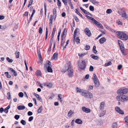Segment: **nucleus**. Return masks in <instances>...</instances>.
<instances>
[{
    "instance_id": "15",
    "label": "nucleus",
    "mask_w": 128,
    "mask_h": 128,
    "mask_svg": "<svg viewBox=\"0 0 128 128\" xmlns=\"http://www.w3.org/2000/svg\"><path fill=\"white\" fill-rule=\"evenodd\" d=\"M80 9L84 12L85 14H89L90 16L92 15V14H90L88 12H87L86 10L84 9L82 7H80Z\"/></svg>"
},
{
    "instance_id": "23",
    "label": "nucleus",
    "mask_w": 128,
    "mask_h": 128,
    "mask_svg": "<svg viewBox=\"0 0 128 128\" xmlns=\"http://www.w3.org/2000/svg\"><path fill=\"white\" fill-rule=\"evenodd\" d=\"M77 92H80L81 93V94L82 95V93H83V92H84V90H82L79 89L77 87L76 88Z\"/></svg>"
},
{
    "instance_id": "24",
    "label": "nucleus",
    "mask_w": 128,
    "mask_h": 128,
    "mask_svg": "<svg viewBox=\"0 0 128 128\" xmlns=\"http://www.w3.org/2000/svg\"><path fill=\"white\" fill-rule=\"evenodd\" d=\"M118 126V124L117 122H115L112 123V128H117Z\"/></svg>"
},
{
    "instance_id": "27",
    "label": "nucleus",
    "mask_w": 128,
    "mask_h": 128,
    "mask_svg": "<svg viewBox=\"0 0 128 128\" xmlns=\"http://www.w3.org/2000/svg\"><path fill=\"white\" fill-rule=\"evenodd\" d=\"M90 56L93 59L96 60H97L98 59V56H95L94 54H91L90 55Z\"/></svg>"
},
{
    "instance_id": "9",
    "label": "nucleus",
    "mask_w": 128,
    "mask_h": 128,
    "mask_svg": "<svg viewBox=\"0 0 128 128\" xmlns=\"http://www.w3.org/2000/svg\"><path fill=\"white\" fill-rule=\"evenodd\" d=\"M82 110L84 112L86 113H88L90 112V110L88 108H86L85 106H83L82 108Z\"/></svg>"
},
{
    "instance_id": "42",
    "label": "nucleus",
    "mask_w": 128,
    "mask_h": 128,
    "mask_svg": "<svg viewBox=\"0 0 128 128\" xmlns=\"http://www.w3.org/2000/svg\"><path fill=\"white\" fill-rule=\"evenodd\" d=\"M86 17L89 19H90L92 20V22L94 20V18H93L87 15L86 16Z\"/></svg>"
},
{
    "instance_id": "18",
    "label": "nucleus",
    "mask_w": 128,
    "mask_h": 128,
    "mask_svg": "<svg viewBox=\"0 0 128 128\" xmlns=\"http://www.w3.org/2000/svg\"><path fill=\"white\" fill-rule=\"evenodd\" d=\"M74 40L76 41L77 44H79L80 43V39L78 37H75L74 36Z\"/></svg>"
},
{
    "instance_id": "5",
    "label": "nucleus",
    "mask_w": 128,
    "mask_h": 128,
    "mask_svg": "<svg viewBox=\"0 0 128 128\" xmlns=\"http://www.w3.org/2000/svg\"><path fill=\"white\" fill-rule=\"evenodd\" d=\"M93 79L94 81V83L95 86L98 87L100 85V82L96 75L94 74L93 76Z\"/></svg>"
},
{
    "instance_id": "1",
    "label": "nucleus",
    "mask_w": 128,
    "mask_h": 128,
    "mask_svg": "<svg viewBox=\"0 0 128 128\" xmlns=\"http://www.w3.org/2000/svg\"><path fill=\"white\" fill-rule=\"evenodd\" d=\"M116 33L117 37L121 39L126 40L128 38V36L126 34L123 32L118 31Z\"/></svg>"
},
{
    "instance_id": "6",
    "label": "nucleus",
    "mask_w": 128,
    "mask_h": 128,
    "mask_svg": "<svg viewBox=\"0 0 128 128\" xmlns=\"http://www.w3.org/2000/svg\"><path fill=\"white\" fill-rule=\"evenodd\" d=\"M120 46V50L122 54H124V45L122 42L120 40H118Z\"/></svg>"
},
{
    "instance_id": "21",
    "label": "nucleus",
    "mask_w": 128,
    "mask_h": 128,
    "mask_svg": "<svg viewBox=\"0 0 128 128\" xmlns=\"http://www.w3.org/2000/svg\"><path fill=\"white\" fill-rule=\"evenodd\" d=\"M94 5L99 4V2L95 0H89Z\"/></svg>"
},
{
    "instance_id": "28",
    "label": "nucleus",
    "mask_w": 128,
    "mask_h": 128,
    "mask_svg": "<svg viewBox=\"0 0 128 128\" xmlns=\"http://www.w3.org/2000/svg\"><path fill=\"white\" fill-rule=\"evenodd\" d=\"M65 42V39L64 38H62L61 44L62 46H64Z\"/></svg>"
},
{
    "instance_id": "55",
    "label": "nucleus",
    "mask_w": 128,
    "mask_h": 128,
    "mask_svg": "<svg viewBox=\"0 0 128 128\" xmlns=\"http://www.w3.org/2000/svg\"><path fill=\"white\" fill-rule=\"evenodd\" d=\"M46 67L47 66H51V62H48V63L46 64Z\"/></svg>"
},
{
    "instance_id": "64",
    "label": "nucleus",
    "mask_w": 128,
    "mask_h": 128,
    "mask_svg": "<svg viewBox=\"0 0 128 128\" xmlns=\"http://www.w3.org/2000/svg\"><path fill=\"white\" fill-rule=\"evenodd\" d=\"M122 65H119L118 66V69L119 70H120L122 68Z\"/></svg>"
},
{
    "instance_id": "49",
    "label": "nucleus",
    "mask_w": 128,
    "mask_h": 128,
    "mask_svg": "<svg viewBox=\"0 0 128 128\" xmlns=\"http://www.w3.org/2000/svg\"><path fill=\"white\" fill-rule=\"evenodd\" d=\"M56 9L55 8H54L53 10V14L54 16H56Z\"/></svg>"
},
{
    "instance_id": "40",
    "label": "nucleus",
    "mask_w": 128,
    "mask_h": 128,
    "mask_svg": "<svg viewBox=\"0 0 128 128\" xmlns=\"http://www.w3.org/2000/svg\"><path fill=\"white\" fill-rule=\"evenodd\" d=\"M33 2V0H30V1L29 2V3L28 6V8L32 4Z\"/></svg>"
},
{
    "instance_id": "29",
    "label": "nucleus",
    "mask_w": 128,
    "mask_h": 128,
    "mask_svg": "<svg viewBox=\"0 0 128 128\" xmlns=\"http://www.w3.org/2000/svg\"><path fill=\"white\" fill-rule=\"evenodd\" d=\"M34 95L38 99V100H41V97H40L38 94L36 93H34Z\"/></svg>"
},
{
    "instance_id": "3",
    "label": "nucleus",
    "mask_w": 128,
    "mask_h": 128,
    "mask_svg": "<svg viewBox=\"0 0 128 128\" xmlns=\"http://www.w3.org/2000/svg\"><path fill=\"white\" fill-rule=\"evenodd\" d=\"M128 92V90L126 88H120L117 91V93L118 94L121 96L126 94Z\"/></svg>"
},
{
    "instance_id": "41",
    "label": "nucleus",
    "mask_w": 128,
    "mask_h": 128,
    "mask_svg": "<svg viewBox=\"0 0 128 128\" xmlns=\"http://www.w3.org/2000/svg\"><path fill=\"white\" fill-rule=\"evenodd\" d=\"M7 98L8 100H10L11 99V96L10 94V92H8V93L7 94Z\"/></svg>"
},
{
    "instance_id": "46",
    "label": "nucleus",
    "mask_w": 128,
    "mask_h": 128,
    "mask_svg": "<svg viewBox=\"0 0 128 128\" xmlns=\"http://www.w3.org/2000/svg\"><path fill=\"white\" fill-rule=\"evenodd\" d=\"M62 95L60 94H59L58 96L59 98V100L60 101V102H62V98L61 96Z\"/></svg>"
},
{
    "instance_id": "48",
    "label": "nucleus",
    "mask_w": 128,
    "mask_h": 128,
    "mask_svg": "<svg viewBox=\"0 0 128 128\" xmlns=\"http://www.w3.org/2000/svg\"><path fill=\"white\" fill-rule=\"evenodd\" d=\"M19 96L21 97H22L24 96V94L22 92H20L18 94Z\"/></svg>"
},
{
    "instance_id": "34",
    "label": "nucleus",
    "mask_w": 128,
    "mask_h": 128,
    "mask_svg": "<svg viewBox=\"0 0 128 128\" xmlns=\"http://www.w3.org/2000/svg\"><path fill=\"white\" fill-rule=\"evenodd\" d=\"M47 70L49 72H52V70L51 68V66H48L47 67Z\"/></svg>"
},
{
    "instance_id": "10",
    "label": "nucleus",
    "mask_w": 128,
    "mask_h": 128,
    "mask_svg": "<svg viewBox=\"0 0 128 128\" xmlns=\"http://www.w3.org/2000/svg\"><path fill=\"white\" fill-rule=\"evenodd\" d=\"M115 110L117 112L119 113L120 114H124V112L121 110L120 108L118 106H116L115 108Z\"/></svg>"
},
{
    "instance_id": "22",
    "label": "nucleus",
    "mask_w": 128,
    "mask_h": 128,
    "mask_svg": "<svg viewBox=\"0 0 128 128\" xmlns=\"http://www.w3.org/2000/svg\"><path fill=\"white\" fill-rule=\"evenodd\" d=\"M18 109L19 110H23L25 108L24 106L22 105H20L17 107Z\"/></svg>"
},
{
    "instance_id": "51",
    "label": "nucleus",
    "mask_w": 128,
    "mask_h": 128,
    "mask_svg": "<svg viewBox=\"0 0 128 128\" xmlns=\"http://www.w3.org/2000/svg\"><path fill=\"white\" fill-rule=\"evenodd\" d=\"M112 64V63L110 62L107 63H106L105 65V66H107Z\"/></svg>"
},
{
    "instance_id": "31",
    "label": "nucleus",
    "mask_w": 128,
    "mask_h": 128,
    "mask_svg": "<svg viewBox=\"0 0 128 128\" xmlns=\"http://www.w3.org/2000/svg\"><path fill=\"white\" fill-rule=\"evenodd\" d=\"M44 86L49 88H51L52 86V84L51 83H49L47 84H44Z\"/></svg>"
},
{
    "instance_id": "47",
    "label": "nucleus",
    "mask_w": 128,
    "mask_h": 128,
    "mask_svg": "<svg viewBox=\"0 0 128 128\" xmlns=\"http://www.w3.org/2000/svg\"><path fill=\"white\" fill-rule=\"evenodd\" d=\"M112 12V10L111 9H108L106 11V12L108 14H110Z\"/></svg>"
},
{
    "instance_id": "25",
    "label": "nucleus",
    "mask_w": 128,
    "mask_h": 128,
    "mask_svg": "<svg viewBox=\"0 0 128 128\" xmlns=\"http://www.w3.org/2000/svg\"><path fill=\"white\" fill-rule=\"evenodd\" d=\"M79 30L78 28L76 29L74 32V37H76L77 36L76 34L78 32Z\"/></svg>"
},
{
    "instance_id": "2",
    "label": "nucleus",
    "mask_w": 128,
    "mask_h": 128,
    "mask_svg": "<svg viewBox=\"0 0 128 128\" xmlns=\"http://www.w3.org/2000/svg\"><path fill=\"white\" fill-rule=\"evenodd\" d=\"M82 95L86 98H93V95L92 93L90 92L84 90L83 92Z\"/></svg>"
},
{
    "instance_id": "12",
    "label": "nucleus",
    "mask_w": 128,
    "mask_h": 128,
    "mask_svg": "<svg viewBox=\"0 0 128 128\" xmlns=\"http://www.w3.org/2000/svg\"><path fill=\"white\" fill-rule=\"evenodd\" d=\"M84 31L86 34L88 36H90L91 35L90 31L88 28H86L84 30Z\"/></svg>"
},
{
    "instance_id": "61",
    "label": "nucleus",
    "mask_w": 128,
    "mask_h": 128,
    "mask_svg": "<svg viewBox=\"0 0 128 128\" xmlns=\"http://www.w3.org/2000/svg\"><path fill=\"white\" fill-rule=\"evenodd\" d=\"M33 119V117L32 116H30L29 117L28 119V121L29 122H31L32 121Z\"/></svg>"
},
{
    "instance_id": "44",
    "label": "nucleus",
    "mask_w": 128,
    "mask_h": 128,
    "mask_svg": "<svg viewBox=\"0 0 128 128\" xmlns=\"http://www.w3.org/2000/svg\"><path fill=\"white\" fill-rule=\"evenodd\" d=\"M89 9L90 10L92 11H93L94 10V7L92 6H90Z\"/></svg>"
},
{
    "instance_id": "62",
    "label": "nucleus",
    "mask_w": 128,
    "mask_h": 128,
    "mask_svg": "<svg viewBox=\"0 0 128 128\" xmlns=\"http://www.w3.org/2000/svg\"><path fill=\"white\" fill-rule=\"evenodd\" d=\"M28 116H30L33 113L32 112L29 111L28 112Z\"/></svg>"
},
{
    "instance_id": "56",
    "label": "nucleus",
    "mask_w": 128,
    "mask_h": 128,
    "mask_svg": "<svg viewBox=\"0 0 128 128\" xmlns=\"http://www.w3.org/2000/svg\"><path fill=\"white\" fill-rule=\"evenodd\" d=\"M94 70V67H93L92 66H90V69H89V70L90 71H93Z\"/></svg>"
},
{
    "instance_id": "30",
    "label": "nucleus",
    "mask_w": 128,
    "mask_h": 128,
    "mask_svg": "<svg viewBox=\"0 0 128 128\" xmlns=\"http://www.w3.org/2000/svg\"><path fill=\"white\" fill-rule=\"evenodd\" d=\"M92 22L96 25L98 26L100 24V23L98 21H97L96 20L94 19V20L92 21Z\"/></svg>"
},
{
    "instance_id": "39",
    "label": "nucleus",
    "mask_w": 128,
    "mask_h": 128,
    "mask_svg": "<svg viewBox=\"0 0 128 128\" xmlns=\"http://www.w3.org/2000/svg\"><path fill=\"white\" fill-rule=\"evenodd\" d=\"M44 8L45 15H46V2H44Z\"/></svg>"
},
{
    "instance_id": "7",
    "label": "nucleus",
    "mask_w": 128,
    "mask_h": 128,
    "mask_svg": "<svg viewBox=\"0 0 128 128\" xmlns=\"http://www.w3.org/2000/svg\"><path fill=\"white\" fill-rule=\"evenodd\" d=\"M86 64L85 60H83L82 61L81 64L80 65V68L82 70H84L86 67Z\"/></svg>"
},
{
    "instance_id": "38",
    "label": "nucleus",
    "mask_w": 128,
    "mask_h": 128,
    "mask_svg": "<svg viewBox=\"0 0 128 128\" xmlns=\"http://www.w3.org/2000/svg\"><path fill=\"white\" fill-rule=\"evenodd\" d=\"M6 60L8 62L10 63H12L13 62V60L12 59H10L9 57H7L6 58Z\"/></svg>"
},
{
    "instance_id": "57",
    "label": "nucleus",
    "mask_w": 128,
    "mask_h": 128,
    "mask_svg": "<svg viewBox=\"0 0 128 128\" xmlns=\"http://www.w3.org/2000/svg\"><path fill=\"white\" fill-rule=\"evenodd\" d=\"M125 121L127 123H128V116L125 117L124 118Z\"/></svg>"
},
{
    "instance_id": "26",
    "label": "nucleus",
    "mask_w": 128,
    "mask_h": 128,
    "mask_svg": "<svg viewBox=\"0 0 128 128\" xmlns=\"http://www.w3.org/2000/svg\"><path fill=\"white\" fill-rule=\"evenodd\" d=\"M36 75L38 76H42V73L40 70L37 71L36 72Z\"/></svg>"
},
{
    "instance_id": "35",
    "label": "nucleus",
    "mask_w": 128,
    "mask_h": 128,
    "mask_svg": "<svg viewBox=\"0 0 128 128\" xmlns=\"http://www.w3.org/2000/svg\"><path fill=\"white\" fill-rule=\"evenodd\" d=\"M16 57L17 58H18L19 57L20 52H16L15 53Z\"/></svg>"
},
{
    "instance_id": "60",
    "label": "nucleus",
    "mask_w": 128,
    "mask_h": 128,
    "mask_svg": "<svg viewBox=\"0 0 128 128\" xmlns=\"http://www.w3.org/2000/svg\"><path fill=\"white\" fill-rule=\"evenodd\" d=\"M19 118V116L18 115H16L14 116V118L16 120H18V119Z\"/></svg>"
},
{
    "instance_id": "63",
    "label": "nucleus",
    "mask_w": 128,
    "mask_h": 128,
    "mask_svg": "<svg viewBox=\"0 0 128 128\" xmlns=\"http://www.w3.org/2000/svg\"><path fill=\"white\" fill-rule=\"evenodd\" d=\"M62 2L64 3L65 5L67 4V0H62Z\"/></svg>"
},
{
    "instance_id": "54",
    "label": "nucleus",
    "mask_w": 128,
    "mask_h": 128,
    "mask_svg": "<svg viewBox=\"0 0 128 128\" xmlns=\"http://www.w3.org/2000/svg\"><path fill=\"white\" fill-rule=\"evenodd\" d=\"M90 48V46L88 45H86L85 47V49L86 50H89Z\"/></svg>"
},
{
    "instance_id": "4",
    "label": "nucleus",
    "mask_w": 128,
    "mask_h": 128,
    "mask_svg": "<svg viewBox=\"0 0 128 128\" xmlns=\"http://www.w3.org/2000/svg\"><path fill=\"white\" fill-rule=\"evenodd\" d=\"M68 75L70 77H72L73 75L74 71L72 67L70 64L67 68Z\"/></svg>"
},
{
    "instance_id": "45",
    "label": "nucleus",
    "mask_w": 128,
    "mask_h": 128,
    "mask_svg": "<svg viewBox=\"0 0 128 128\" xmlns=\"http://www.w3.org/2000/svg\"><path fill=\"white\" fill-rule=\"evenodd\" d=\"M21 123L23 125H25L26 124V122L24 120H22L20 121Z\"/></svg>"
},
{
    "instance_id": "53",
    "label": "nucleus",
    "mask_w": 128,
    "mask_h": 128,
    "mask_svg": "<svg viewBox=\"0 0 128 128\" xmlns=\"http://www.w3.org/2000/svg\"><path fill=\"white\" fill-rule=\"evenodd\" d=\"M53 39V38H51L50 41V46H52V44Z\"/></svg>"
},
{
    "instance_id": "13",
    "label": "nucleus",
    "mask_w": 128,
    "mask_h": 128,
    "mask_svg": "<svg viewBox=\"0 0 128 128\" xmlns=\"http://www.w3.org/2000/svg\"><path fill=\"white\" fill-rule=\"evenodd\" d=\"M106 39L105 38H102L99 40L100 43L101 44H103L106 41Z\"/></svg>"
},
{
    "instance_id": "58",
    "label": "nucleus",
    "mask_w": 128,
    "mask_h": 128,
    "mask_svg": "<svg viewBox=\"0 0 128 128\" xmlns=\"http://www.w3.org/2000/svg\"><path fill=\"white\" fill-rule=\"evenodd\" d=\"M58 1L57 5L58 6H60L61 5V2L60 0H57Z\"/></svg>"
},
{
    "instance_id": "32",
    "label": "nucleus",
    "mask_w": 128,
    "mask_h": 128,
    "mask_svg": "<svg viewBox=\"0 0 128 128\" xmlns=\"http://www.w3.org/2000/svg\"><path fill=\"white\" fill-rule=\"evenodd\" d=\"M10 70L11 71L14 73V75L15 76H17V74L16 72V71L13 69H12V68H10Z\"/></svg>"
},
{
    "instance_id": "14",
    "label": "nucleus",
    "mask_w": 128,
    "mask_h": 128,
    "mask_svg": "<svg viewBox=\"0 0 128 128\" xmlns=\"http://www.w3.org/2000/svg\"><path fill=\"white\" fill-rule=\"evenodd\" d=\"M58 53L56 52L54 53L53 55V56L52 58V60H56L58 59Z\"/></svg>"
},
{
    "instance_id": "37",
    "label": "nucleus",
    "mask_w": 128,
    "mask_h": 128,
    "mask_svg": "<svg viewBox=\"0 0 128 128\" xmlns=\"http://www.w3.org/2000/svg\"><path fill=\"white\" fill-rule=\"evenodd\" d=\"M94 87L93 86L91 85L88 86L87 87L88 90H92Z\"/></svg>"
},
{
    "instance_id": "16",
    "label": "nucleus",
    "mask_w": 128,
    "mask_h": 128,
    "mask_svg": "<svg viewBox=\"0 0 128 128\" xmlns=\"http://www.w3.org/2000/svg\"><path fill=\"white\" fill-rule=\"evenodd\" d=\"M74 114V111L70 110L68 113V115L69 118H71L72 117V115Z\"/></svg>"
},
{
    "instance_id": "43",
    "label": "nucleus",
    "mask_w": 128,
    "mask_h": 128,
    "mask_svg": "<svg viewBox=\"0 0 128 128\" xmlns=\"http://www.w3.org/2000/svg\"><path fill=\"white\" fill-rule=\"evenodd\" d=\"M105 114V113L104 111H102L100 113V117H101L104 116Z\"/></svg>"
},
{
    "instance_id": "17",
    "label": "nucleus",
    "mask_w": 128,
    "mask_h": 128,
    "mask_svg": "<svg viewBox=\"0 0 128 128\" xmlns=\"http://www.w3.org/2000/svg\"><path fill=\"white\" fill-rule=\"evenodd\" d=\"M105 104V102H101L100 103V110L103 109L104 108Z\"/></svg>"
},
{
    "instance_id": "52",
    "label": "nucleus",
    "mask_w": 128,
    "mask_h": 128,
    "mask_svg": "<svg viewBox=\"0 0 128 128\" xmlns=\"http://www.w3.org/2000/svg\"><path fill=\"white\" fill-rule=\"evenodd\" d=\"M86 54V53L82 54H79L78 55L80 57H83V56H84Z\"/></svg>"
},
{
    "instance_id": "8",
    "label": "nucleus",
    "mask_w": 128,
    "mask_h": 128,
    "mask_svg": "<svg viewBox=\"0 0 128 128\" xmlns=\"http://www.w3.org/2000/svg\"><path fill=\"white\" fill-rule=\"evenodd\" d=\"M121 12L122 17L125 19L127 18H128L127 14H126V12L124 10H121Z\"/></svg>"
},
{
    "instance_id": "36",
    "label": "nucleus",
    "mask_w": 128,
    "mask_h": 128,
    "mask_svg": "<svg viewBox=\"0 0 128 128\" xmlns=\"http://www.w3.org/2000/svg\"><path fill=\"white\" fill-rule=\"evenodd\" d=\"M96 47L95 46H93L92 51L95 54H96L97 52V51L96 50Z\"/></svg>"
},
{
    "instance_id": "20",
    "label": "nucleus",
    "mask_w": 128,
    "mask_h": 128,
    "mask_svg": "<svg viewBox=\"0 0 128 128\" xmlns=\"http://www.w3.org/2000/svg\"><path fill=\"white\" fill-rule=\"evenodd\" d=\"M75 122L78 124H82V121L79 118L76 119Z\"/></svg>"
},
{
    "instance_id": "59",
    "label": "nucleus",
    "mask_w": 128,
    "mask_h": 128,
    "mask_svg": "<svg viewBox=\"0 0 128 128\" xmlns=\"http://www.w3.org/2000/svg\"><path fill=\"white\" fill-rule=\"evenodd\" d=\"M121 96H118L116 97V99L118 101H121Z\"/></svg>"
},
{
    "instance_id": "50",
    "label": "nucleus",
    "mask_w": 128,
    "mask_h": 128,
    "mask_svg": "<svg viewBox=\"0 0 128 128\" xmlns=\"http://www.w3.org/2000/svg\"><path fill=\"white\" fill-rule=\"evenodd\" d=\"M42 29L41 27H40L39 29V32L41 34L42 33Z\"/></svg>"
},
{
    "instance_id": "33",
    "label": "nucleus",
    "mask_w": 128,
    "mask_h": 128,
    "mask_svg": "<svg viewBox=\"0 0 128 128\" xmlns=\"http://www.w3.org/2000/svg\"><path fill=\"white\" fill-rule=\"evenodd\" d=\"M42 110V106H40L39 108H38V113H41Z\"/></svg>"
},
{
    "instance_id": "11",
    "label": "nucleus",
    "mask_w": 128,
    "mask_h": 128,
    "mask_svg": "<svg viewBox=\"0 0 128 128\" xmlns=\"http://www.w3.org/2000/svg\"><path fill=\"white\" fill-rule=\"evenodd\" d=\"M128 100V96H127L122 95L121 96V101H126Z\"/></svg>"
},
{
    "instance_id": "19",
    "label": "nucleus",
    "mask_w": 128,
    "mask_h": 128,
    "mask_svg": "<svg viewBox=\"0 0 128 128\" xmlns=\"http://www.w3.org/2000/svg\"><path fill=\"white\" fill-rule=\"evenodd\" d=\"M52 15H50L49 19V25L51 27L52 26Z\"/></svg>"
}]
</instances>
